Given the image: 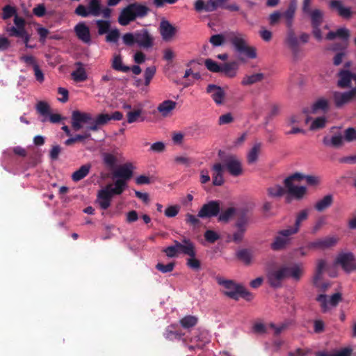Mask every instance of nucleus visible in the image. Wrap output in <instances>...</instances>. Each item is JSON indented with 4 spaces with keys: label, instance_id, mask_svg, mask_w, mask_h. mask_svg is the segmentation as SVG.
<instances>
[{
    "label": "nucleus",
    "instance_id": "nucleus-55",
    "mask_svg": "<svg viewBox=\"0 0 356 356\" xmlns=\"http://www.w3.org/2000/svg\"><path fill=\"white\" fill-rule=\"evenodd\" d=\"M194 6L197 12H211V10H209V4L207 1H204V0H197L195 2Z\"/></svg>",
    "mask_w": 356,
    "mask_h": 356
},
{
    "label": "nucleus",
    "instance_id": "nucleus-36",
    "mask_svg": "<svg viewBox=\"0 0 356 356\" xmlns=\"http://www.w3.org/2000/svg\"><path fill=\"white\" fill-rule=\"evenodd\" d=\"M350 36V31L346 28H340L336 31H330L326 35L327 40H334L336 38H339L343 40H347Z\"/></svg>",
    "mask_w": 356,
    "mask_h": 356
},
{
    "label": "nucleus",
    "instance_id": "nucleus-49",
    "mask_svg": "<svg viewBox=\"0 0 356 356\" xmlns=\"http://www.w3.org/2000/svg\"><path fill=\"white\" fill-rule=\"evenodd\" d=\"M286 43L290 49L294 51L298 47V39L293 32L289 31L286 38Z\"/></svg>",
    "mask_w": 356,
    "mask_h": 356
},
{
    "label": "nucleus",
    "instance_id": "nucleus-33",
    "mask_svg": "<svg viewBox=\"0 0 356 356\" xmlns=\"http://www.w3.org/2000/svg\"><path fill=\"white\" fill-rule=\"evenodd\" d=\"M267 193L268 196L272 198H278L283 196L285 193H288L287 188L280 185H273L268 188Z\"/></svg>",
    "mask_w": 356,
    "mask_h": 356
},
{
    "label": "nucleus",
    "instance_id": "nucleus-39",
    "mask_svg": "<svg viewBox=\"0 0 356 356\" xmlns=\"http://www.w3.org/2000/svg\"><path fill=\"white\" fill-rule=\"evenodd\" d=\"M261 152V144L254 145L248 152L247 161L249 164H254L257 162Z\"/></svg>",
    "mask_w": 356,
    "mask_h": 356
},
{
    "label": "nucleus",
    "instance_id": "nucleus-41",
    "mask_svg": "<svg viewBox=\"0 0 356 356\" xmlns=\"http://www.w3.org/2000/svg\"><path fill=\"white\" fill-rule=\"evenodd\" d=\"M88 10L90 15L99 16L102 13L100 0H90L88 5Z\"/></svg>",
    "mask_w": 356,
    "mask_h": 356
},
{
    "label": "nucleus",
    "instance_id": "nucleus-57",
    "mask_svg": "<svg viewBox=\"0 0 356 356\" xmlns=\"http://www.w3.org/2000/svg\"><path fill=\"white\" fill-rule=\"evenodd\" d=\"M226 39V35H223L222 34H216L212 35L210 38L209 41L213 46H220L225 42Z\"/></svg>",
    "mask_w": 356,
    "mask_h": 356
},
{
    "label": "nucleus",
    "instance_id": "nucleus-63",
    "mask_svg": "<svg viewBox=\"0 0 356 356\" xmlns=\"http://www.w3.org/2000/svg\"><path fill=\"white\" fill-rule=\"evenodd\" d=\"M184 134L181 131H175L172 134V140L175 145H181L184 143Z\"/></svg>",
    "mask_w": 356,
    "mask_h": 356
},
{
    "label": "nucleus",
    "instance_id": "nucleus-50",
    "mask_svg": "<svg viewBox=\"0 0 356 356\" xmlns=\"http://www.w3.org/2000/svg\"><path fill=\"white\" fill-rule=\"evenodd\" d=\"M323 241L325 249H328L336 245L339 242V238L337 236L331 235L323 238Z\"/></svg>",
    "mask_w": 356,
    "mask_h": 356
},
{
    "label": "nucleus",
    "instance_id": "nucleus-31",
    "mask_svg": "<svg viewBox=\"0 0 356 356\" xmlns=\"http://www.w3.org/2000/svg\"><path fill=\"white\" fill-rule=\"evenodd\" d=\"M126 186L127 183H125L124 180L116 179L114 184H108L105 188L108 190V192L112 195H120L124 191Z\"/></svg>",
    "mask_w": 356,
    "mask_h": 356
},
{
    "label": "nucleus",
    "instance_id": "nucleus-9",
    "mask_svg": "<svg viewBox=\"0 0 356 356\" xmlns=\"http://www.w3.org/2000/svg\"><path fill=\"white\" fill-rule=\"evenodd\" d=\"M288 271L289 267L286 266H282L270 270L268 275L270 285L279 286L284 280L289 278Z\"/></svg>",
    "mask_w": 356,
    "mask_h": 356
},
{
    "label": "nucleus",
    "instance_id": "nucleus-48",
    "mask_svg": "<svg viewBox=\"0 0 356 356\" xmlns=\"http://www.w3.org/2000/svg\"><path fill=\"white\" fill-rule=\"evenodd\" d=\"M181 325L184 328L194 327L197 323V318L195 316H186L180 320Z\"/></svg>",
    "mask_w": 356,
    "mask_h": 356
},
{
    "label": "nucleus",
    "instance_id": "nucleus-19",
    "mask_svg": "<svg viewBox=\"0 0 356 356\" xmlns=\"http://www.w3.org/2000/svg\"><path fill=\"white\" fill-rule=\"evenodd\" d=\"M327 264L323 259H318L316 261V271L313 278L314 284L318 288L325 289L328 284H323L321 282L322 274L326 269Z\"/></svg>",
    "mask_w": 356,
    "mask_h": 356
},
{
    "label": "nucleus",
    "instance_id": "nucleus-62",
    "mask_svg": "<svg viewBox=\"0 0 356 356\" xmlns=\"http://www.w3.org/2000/svg\"><path fill=\"white\" fill-rule=\"evenodd\" d=\"M326 224V220L324 217H320L314 223L311 229L312 234L317 233Z\"/></svg>",
    "mask_w": 356,
    "mask_h": 356
},
{
    "label": "nucleus",
    "instance_id": "nucleus-58",
    "mask_svg": "<svg viewBox=\"0 0 356 356\" xmlns=\"http://www.w3.org/2000/svg\"><path fill=\"white\" fill-rule=\"evenodd\" d=\"M207 68L213 72H220L221 71V66L218 65L216 62L211 59H207L204 61Z\"/></svg>",
    "mask_w": 356,
    "mask_h": 356
},
{
    "label": "nucleus",
    "instance_id": "nucleus-45",
    "mask_svg": "<svg viewBox=\"0 0 356 356\" xmlns=\"http://www.w3.org/2000/svg\"><path fill=\"white\" fill-rule=\"evenodd\" d=\"M112 67L118 71L127 72L130 68L124 65L122 63V58L120 55H115L112 60Z\"/></svg>",
    "mask_w": 356,
    "mask_h": 356
},
{
    "label": "nucleus",
    "instance_id": "nucleus-37",
    "mask_svg": "<svg viewBox=\"0 0 356 356\" xmlns=\"http://www.w3.org/2000/svg\"><path fill=\"white\" fill-rule=\"evenodd\" d=\"M143 113V111L142 108H137L129 111L127 114L128 123L131 124L138 121H143L144 118L142 116Z\"/></svg>",
    "mask_w": 356,
    "mask_h": 356
},
{
    "label": "nucleus",
    "instance_id": "nucleus-30",
    "mask_svg": "<svg viewBox=\"0 0 356 356\" xmlns=\"http://www.w3.org/2000/svg\"><path fill=\"white\" fill-rule=\"evenodd\" d=\"M332 202L333 196L332 195H327L316 201L314 204V209L318 212H322L329 208Z\"/></svg>",
    "mask_w": 356,
    "mask_h": 356
},
{
    "label": "nucleus",
    "instance_id": "nucleus-56",
    "mask_svg": "<svg viewBox=\"0 0 356 356\" xmlns=\"http://www.w3.org/2000/svg\"><path fill=\"white\" fill-rule=\"evenodd\" d=\"M163 252H165L166 256L169 258L177 257L179 254L178 248H177V244L175 243H174L173 245L165 248L163 249Z\"/></svg>",
    "mask_w": 356,
    "mask_h": 356
},
{
    "label": "nucleus",
    "instance_id": "nucleus-29",
    "mask_svg": "<svg viewBox=\"0 0 356 356\" xmlns=\"http://www.w3.org/2000/svg\"><path fill=\"white\" fill-rule=\"evenodd\" d=\"M311 121L309 129L312 131H316L324 128L327 124V118L325 116L318 117L314 119L307 118L305 123L308 124Z\"/></svg>",
    "mask_w": 356,
    "mask_h": 356
},
{
    "label": "nucleus",
    "instance_id": "nucleus-15",
    "mask_svg": "<svg viewBox=\"0 0 356 356\" xmlns=\"http://www.w3.org/2000/svg\"><path fill=\"white\" fill-rule=\"evenodd\" d=\"M317 300L320 302L323 311L326 312L337 306L341 300V295L339 293H334L331 297L320 295L317 298Z\"/></svg>",
    "mask_w": 356,
    "mask_h": 356
},
{
    "label": "nucleus",
    "instance_id": "nucleus-60",
    "mask_svg": "<svg viewBox=\"0 0 356 356\" xmlns=\"http://www.w3.org/2000/svg\"><path fill=\"white\" fill-rule=\"evenodd\" d=\"M175 267V263L170 262L166 265L161 263H158L156 266V268L163 273H170L173 270Z\"/></svg>",
    "mask_w": 356,
    "mask_h": 356
},
{
    "label": "nucleus",
    "instance_id": "nucleus-54",
    "mask_svg": "<svg viewBox=\"0 0 356 356\" xmlns=\"http://www.w3.org/2000/svg\"><path fill=\"white\" fill-rule=\"evenodd\" d=\"M102 159L104 163L110 168H113L117 162L116 157L111 153L103 154Z\"/></svg>",
    "mask_w": 356,
    "mask_h": 356
},
{
    "label": "nucleus",
    "instance_id": "nucleus-8",
    "mask_svg": "<svg viewBox=\"0 0 356 356\" xmlns=\"http://www.w3.org/2000/svg\"><path fill=\"white\" fill-rule=\"evenodd\" d=\"M92 120V115L89 113L81 112L76 110L72 113L71 124L74 131H79L83 127L84 124H88Z\"/></svg>",
    "mask_w": 356,
    "mask_h": 356
},
{
    "label": "nucleus",
    "instance_id": "nucleus-1",
    "mask_svg": "<svg viewBox=\"0 0 356 356\" xmlns=\"http://www.w3.org/2000/svg\"><path fill=\"white\" fill-rule=\"evenodd\" d=\"M305 180L307 184L311 186H316L321 183V178L316 175H305L300 172H296L286 177L284 180L289 195L296 200H300L305 198L307 194V189L305 186H298V183Z\"/></svg>",
    "mask_w": 356,
    "mask_h": 356
},
{
    "label": "nucleus",
    "instance_id": "nucleus-20",
    "mask_svg": "<svg viewBox=\"0 0 356 356\" xmlns=\"http://www.w3.org/2000/svg\"><path fill=\"white\" fill-rule=\"evenodd\" d=\"M136 43L140 47L150 48L154 44V37L147 30H141L136 32Z\"/></svg>",
    "mask_w": 356,
    "mask_h": 356
},
{
    "label": "nucleus",
    "instance_id": "nucleus-2",
    "mask_svg": "<svg viewBox=\"0 0 356 356\" xmlns=\"http://www.w3.org/2000/svg\"><path fill=\"white\" fill-rule=\"evenodd\" d=\"M226 38L235 51L243 54L246 59H255L257 57V49L248 44L244 34L239 32H230L226 34Z\"/></svg>",
    "mask_w": 356,
    "mask_h": 356
},
{
    "label": "nucleus",
    "instance_id": "nucleus-3",
    "mask_svg": "<svg viewBox=\"0 0 356 356\" xmlns=\"http://www.w3.org/2000/svg\"><path fill=\"white\" fill-rule=\"evenodd\" d=\"M216 281L220 286V291L232 299L238 300L239 298H243L247 300H251L253 298V295L244 286L231 280L217 277Z\"/></svg>",
    "mask_w": 356,
    "mask_h": 356
},
{
    "label": "nucleus",
    "instance_id": "nucleus-14",
    "mask_svg": "<svg viewBox=\"0 0 356 356\" xmlns=\"http://www.w3.org/2000/svg\"><path fill=\"white\" fill-rule=\"evenodd\" d=\"M332 98L336 106L340 107L356 99V89L343 92L334 91L332 92Z\"/></svg>",
    "mask_w": 356,
    "mask_h": 356
},
{
    "label": "nucleus",
    "instance_id": "nucleus-35",
    "mask_svg": "<svg viewBox=\"0 0 356 356\" xmlns=\"http://www.w3.org/2000/svg\"><path fill=\"white\" fill-rule=\"evenodd\" d=\"M91 165L87 163L80 167L72 175V179L74 181H79L86 177L90 172Z\"/></svg>",
    "mask_w": 356,
    "mask_h": 356
},
{
    "label": "nucleus",
    "instance_id": "nucleus-46",
    "mask_svg": "<svg viewBox=\"0 0 356 356\" xmlns=\"http://www.w3.org/2000/svg\"><path fill=\"white\" fill-rule=\"evenodd\" d=\"M247 223L245 222H241L236 225V231L233 234V241L236 243H239L242 241L244 233L246 230Z\"/></svg>",
    "mask_w": 356,
    "mask_h": 356
},
{
    "label": "nucleus",
    "instance_id": "nucleus-13",
    "mask_svg": "<svg viewBox=\"0 0 356 356\" xmlns=\"http://www.w3.org/2000/svg\"><path fill=\"white\" fill-rule=\"evenodd\" d=\"M337 84L343 88L356 89V74L348 70H342L339 74V80Z\"/></svg>",
    "mask_w": 356,
    "mask_h": 356
},
{
    "label": "nucleus",
    "instance_id": "nucleus-59",
    "mask_svg": "<svg viewBox=\"0 0 356 356\" xmlns=\"http://www.w3.org/2000/svg\"><path fill=\"white\" fill-rule=\"evenodd\" d=\"M307 248L310 250H325L323 238L309 242L307 244Z\"/></svg>",
    "mask_w": 356,
    "mask_h": 356
},
{
    "label": "nucleus",
    "instance_id": "nucleus-26",
    "mask_svg": "<svg viewBox=\"0 0 356 356\" xmlns=\"http://www.w3.org/2000/svg\"><path fill=\"white\" fill-rule=\"evenodd\" d=\"M174 243L177 244L179 254L188 255L195 250V244L189 239L184 237L181 241H174Z\"/></svg>",
    "mask_w": 356,
    "mask_h": 356
},
{
    "label": "nucleus",
    "instance_id": "nucleus-5",
    "mask_svg": "<svg viewBox=\"0 0 356 356\" xmlns=\"http://www.w3.org/2000/svg\"><path fill=\"white\" fill-rule=\"evenodd\" d=\"M296 234L290 227L279 230L270 243V248L274 251L286 249L291 243V236Z\"/></svg>",
    "mask_w": 356,
    "mask_h": 356
},
{
    "label": "nucleus",
    "instance_id": "nucleus-22",
    "mask_svg": "<svg viewBox=\"0 0 356 356\" xmlns=\"http://www.w3.org/2000/svg\"><path fill=\"white\" fill-rule=\"evenodd\" d=\"M330 7L337 11L339 15L345 19H350L352 17L353 12L350 7L345 6L341 1L339 0H331Z\"/></svg>",
    "mask_w": 356,
    "mask_h": 356
},
{
    "label": "nucleus",
    "instance_id": "nucleus-25",
    "mask_svg": "<svg viewBox=\"0 0 356 356\" xmlns=\"http://www.w3.org/2000/svg\"><path fill=\"white\" fill-rule=\"evenodd\" d=\"M176 102L167 99L158 105L157 111L163 118H167L172 115V111L176 108Z\"/></svg>",
    "mask_w": 356,
    "mask_h": 356
},
{
    "label": "nucleus",
    "instance_id": "nucleus-38",
    "mask_svg": "<svg viewBox=\"0 0 356 356\" xmlns=\"http://www.w3.org/2000/svg\"><path fill=\"white\" fill-rule=\"evenodd\" d=\"M309 215V211L307 209H303L300 211L296 216L295 224L290 227L296 233L299 232L301 223L302 221L307 220Z\"/></svg>",
    "mask_w": 356,
    "mask_h": 356
},
{
    "label": "nucleus",
    "instance_id": "nucleus-34",
    "mask_svg": "<svg viewBox=\"0 0 356 356\" xmlns=\"http://www.w3.org/2000/svg\"><path fill=\"white\" fill-rule=\"evenodd\" d=\"M264 79V74L254 73L252 74L245 75L242 81L241 84L244 86H251L252 84L260 82Z\"/></svg>",
    "mask_w": 356,
    "mask_h": 356
},
{
    "label": "nucleus",
    "instance_id": "nucleus-27",
    "mask_svg": "<svg viewBox=\"0 0 356 356\" xmlns=\"http://www.w3.org/2000/svg\"><path fill=\"white\" fill-rule=\"evenodd\" d=\"M112 197L108 190L104 188L99 191L97 202L102 209H106L110 206Z\"/></svg>",
    "mask_w": 356,
    "mask_h": 356
},
{
    "label": "nucleus",
    "instance_id": "nucleus-43",
    "mask_svg": "<svg viewBox=\"0 0 356 356\" xmlns=\"http://www.w3.org/2000/svg\"><path fill=\"white\" fill-rule=\"evenodd\" d=\"M296 10V5L294 3H291L287 10L283 13L286 23V26L290 28L292 26L293 19Z\"/></svg>",
    "mask_w": 356,
    "mask_h": 356
},
{
    "label": "nucleus",
    "instance_id": "nucleus-10",
    "mask_svg": "<svg viewBox=\"0 0 356 356\" xmlns=\"http://www.w3.org/2000/svg\"><path fill=\"white\" fill-rule=\"evenodd\" d=\"M224 166L232 176L238 177L243 173L241 161L235 155L228 156Z\"/></svg>",
    "mask_w": 356,
    "mask_h": 356
},
{
    "label": "nucleus",
    "instance_id": "nucleus-47",
    "mask_svg": "<svg viewBox=\"0 0 356 356\" xmlns=\"http://www.w3.org/2000/svg\"><path fill=\"white\" fill-rule=\"evenodd\" d=\"M329 108V101L325 98H321L318 99L312 106V111L314 113L317 112L318 110L325 111Z\"/></svg>",
    "mask_w": 356,
    "mask_h": 356
},
{
    "label": "nucleus",
    "instance_id": "nucleus-4",
    "mask_svg": "<svg viewBox=\"0 0 356 356\" xmlns=\"http://www.w3.org/2000/svg\"><path fill=\"white\" fill-rule=\"evenodd\" d=\"M147 12L148 8L145 5L138 3H131L122 10L118 17V22L122 26H127L136 18L145 16Z\"/></svg>",
    "mask_w": 356,
    "mask_h": 356
},
{
    "label": "nucleus",
    "instance_id": "nucleus-23",
    "mask_svg": "<svg viewBox=\"0 0 356 356\" xmlns=\"http://www.w3.org/2000/svg\"><path fill=\"white\" fill-rule=\"evenodd\" d=\"M343 140V136L341 134H335L324 136L323 143L327 147L339 148L342 146Z\"/></svg>",
    "mask_w": 356,
    "mask_h": 356
},
{
    "label": "nucleus",
    "instance_id": "nucleus-42",
    "mask_svg": "<svg viewBox=\"0 0 356 356\" xmlns=\"http://www.w3.org/2000/svg\"><path fill=\"white\" fill-rule=\"evenodd\" d=\"M188 257L186 259V265L188 268L198 270L200 268L201 263L200 261L196 257V251L194 250L191 254H189Z\"/></svg>",
    "mask_w": 356,
    "mask_h": 356
},
{
    "label": "nucleus",
    "instance_id": "nucleus-52",
    "mask_svg": "<svg viewBox=\"0 0 356 356\" xmlns=\"http://www.w3.org/2000/svg\"><path fill=\"white\" fill-rule=\"evenodd\" d=\"M220 236L218 232L211 229L207 230L204 233V238L206 241L211 243L216 242L220 238Z\"/></svg>",
    "mask_w": 356,
    "mask_h": 356
},
{
    "label": "nucleus",
    "instance_id": "nucleus-53",
    "mask_svg": "<svg viewBox=\"0 0 356 356\" xmlns=\"http://www.w3.org/2000/svg\"><path fill=\"white\" fill-rule=\"evenodd\" d=\"M36 110L40 114L47 115L49 114V105L43 101L38 102L36 104Z\"/></svg>",
    "mask_w": 356,
    "mask_h": 356
},
{
    "label": "nucleus",
    "instance_id": "nucleus-18",
    "mask_svg": "<svg viewBox=\"0 0 356 356\" xmlns=\"http://www.w3.org/2000/svg\"><path fill=\"white\" fill-rule=\"evenodd\" d=\"M225 170V166L220 162L214 163L211 165L212 179L214 186H222L224 184L223 173Z\"/></svg>",
    "mask_w": 356,
    "mask_h": 356
},
{
    "label": "nucleus",
    "instance_id": "nucleus-40",
    "mask_svg": "<svg viewBox=\"0 0 356 356\" xmlns=\"http://www.w3.org/2000/svg\"><path fill=\"white\" fill-rule=\"evenodd\" d=\"M237 258L245 265H250L253 261V254L248 250H241L236 252Z\"/></svg>",
    "mask_w": 356,
    "mask_h": 356
},
{
    "label": "nucleus",
    "instance_id": "nucleus-6",
    "mask_svg": "<svg viewBox=\"0 0 356 356\" xmlns=\"http://www.w3.org/2000/svg\"><path fill=\"white\" fill-rule=\"evenodd\" d=\"M15 26L7 27L6 31L8 33L10 36H15L21 38L24 43H27L31 39V35L25 29V20L15 15L14 17Z\"/></svg>",
    "mask_w": 356,
    "mask_h": 356
},
{
    "label": "nucleus",
    "instance_id": "nucleus-51",
    "mask_svg": "<svg viewBox=\"0 0 356 356\" xmlns=\"http://www.w3.org/2000/svg\"><path fill=\"white\" fill-rule=\"evenodd\" d=\"M156 73V67L155 66H149L147 67L145 70L144 77H145V85L146 86H149L151 80L154 77Z\"/></svg>",
    "mask_w": 356,
    "mask_h": 356
},
{
    "label": "nucleus",
    "instance_id": "nucleus-28",
    "mask_svg": "<svg viewBox=\"0 0 356 356\" xmlns=\"http://www.w3.org/2000/svg\"><path fill=\"white\" fill-rule=\"evenodd\" d=\"M76 70L71 74L73 80L76 82L85 81L88 79V74L86 69L81 63H76Z\"/></svg>",
    "mask_w": 356,
    "mask_h": 356
},
{
    "label": "nucleus",
    "instance_id": "nucleus-61",
    "mask_svg": "<svg viewBox=\"0 0 356 356\" xmlns=\"http://www.w3.org/2000/svg\"><path fill=\"white\" fill-rule=\"evenodd\" d=\"M234 213V209L233 208H229L220 214L218 220L220 222H227L233 216Z\"/></svg>",
    "mask_w": 356,
    "mask_h": 356
},
{
    "label": "nucleus",
    "instance_id": "nucleus-44",
    "mask_svg": "<svg viewBox=\"0 0 356 356\" xmlns=\"http://www.w3.org/2000/svg\"><path fill=\"white\" fill-rule=\"evenodd\" d=\"M238 67L234 63H228L221 66V71L227 76L233 78L236 76Z\"/></svg>",
    "mask_w": 356,
    "mask_h": 356
},
{
    "label": "nucleus",
    "instance_id": "nucleus-12",
    "mask_svg": "<svg viewBox=\"0 0 356 356\" xmlns=\"http://www.w3.org/2000/svg\"><path fill=\"white\" fill-rule=\"evenodd\" d=\"M220 210V204L218 201H210L202 205L200 209L197 217L207 218L216 216Z\"/></svg>",
    "mask_w": 356,
    "mask_h": 356
},
{
    "label": "nucleus",
    "instance_id": "nucleus-7",
    "mask_svg": "<svg viewBox=\"0 0 356 356\" xmlns=\"http://www.w3.org/2000/svg\"><path fill=\"white\" fill-rule=\"evenodd\" d=\"M309 14V17L313 27L312 33L317 40L321 41L323 40V34L319 28L324 19V13L319 9H314L307 12Z\"/></svg>",
    "mask_w": 356,
    "mask_h": 356
},
{
    "label": "nucleus",
    "instance_id": "nucleus-64",
    "mask_svg": "<svg viewBox=\"0 0 356 356\" xmlns=\"http://www.w3.org/2000/svg\"><path fill=\"white\" fill-rule=\"evenodd\" d=\"M15 13L16 9L13 6L7 5L3 8L2 18L3 19H7L11 16L15 15Z\"/></svg>",
    "mask_w": 356,
    "mask_h": 356
},
{
    "label": "nucleus",
    "instance_id": "nucleus-17",
    "mask_svg": "<svg viewBox=\"0 0 356 356\" xmlns=\"http://www.w3.org/2000/svg\"><path fill=\"white\" fill-rule=\"evenodd\" d=\"M162 38L167 42L171 41L177 33V28L167 20H163L159 26Z\"/></svg>",
    "mask_w": 356,
    "mask_h": 356
},
{
    "label": "nucleus",
    "instance_id": "nucleus-16",
    "mask_svg": "<svg viewBox=\"0 0 356 356\" xmlns=\"http://www.w3.org/2000/svg\"><path fill=\"white\" fill-rule=\"evenodd\" d=\"M207 92L209 94L216 104L222 105L224 104L226 92L222 88L214 84H210L207 88Z\"/></svg>",
    "mask_w": 356,
    "mask_h": 356
},
{
    "label": "nucleus",
    "instance_id": "nucleus-32",
    "mask_svg": "<svg viewBox=\"0 0 356 356\" xmlns=\"http://www.w3.org/2000/svg\"><path fill=\"white\" fill-rule=\"evenodd\" d=\"M289 277L294 281H298L304 273V268L302 264H296L291 267H289Z\"/></svg>",
    "mask_w": 356,
    "mask_h": 356
},
{
    "label": "nucleus",
    "instance_id": "nucleus-24",
    "mask_svg": "<svg viewBox=\"0 0 356 356\" xmlns=\"http://www.w3.org/2000/svg\"><path fill=\"white\" fill-rule=\"evenodd\" d=\"M134 168V165L131 163H125L113 173V177L117 178V179H123L127 183V181L132 176Z\"/></svg>",
    "mask_w": 356,
    "mask_h": 356
},
{
    "label": "nucleus",
    "instance_id": "nucleus-21",
    "mask_svg": "<svg viewBox=\"0 0 356 356\" xmlns=\"http://www.w3.org/2000/svg\"><path fill=\"white\" fill-rule=\"evenodd\" d=\"M76 37L83 42L89 44L91 35L89 27L84 22L78 23L74 28Z\"/></svg>",
    "mask_w": 356,
    "mask_h": 356
},
{
    "label": "nucleus",
    "instance_id": "nucleus-11",
    "mask_svg": "<svg viewBox=\"0 0 356 356\" xmlns=\"http://www.w3.org/2000/svg\"><path fill=\"white\" fill-rule=\"evenodd\" d=\"M335 262L341 266L343 269L348 273L356 270V258L350 252L339 254L337 257Z\"/></svg>",
    "mask_w": 356,
    "mask_h": 356
}]
</instances>
